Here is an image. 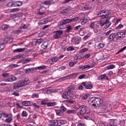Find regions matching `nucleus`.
<instances>
[{
  "label": "nucleus",
  "mask_w": 126,
  "mask_h": 126,
  "mask_svg": "<svg viewBox=\"0 0 126 126\" xmlns=\"http://www.w3.org/2000/svg\"><path fill=\"white\" fill-rule=\"evenodd\" d=\"M63 34V31H57L54 32L53 38L55 40H58L61 38L62 35Z\"/></svg>",
  "instance_id": "39448f33"
},
{
  "label": "nucleus",
  "mask_w": 126,
  "mask_h": 126,
  "mask_svg": "<svg viewBox=\"0 0 126 126\" xmlns=\"http://www.w3.org/2000/svg\"><path fill=\"white\" fill-rule=\"evenodd\" d=\"M69 93L67 91H64L62 94V97L63 99H68Z\"/></svg>",
  "instance_id": "a211bd4d"
},
{
  "label": "nucleus",
  "mask_w": 126,
  "mask_h": 126,
  "mask_svg": "<svg viewBox=\"0 0 126 126\" xmlns=\"http://www.w3.org/2000/svg\"><path fill=\"white\" fill-rule=\"evenodd\" d=\"M78 126H87L86 124L80 123L78 124Z\"/></svg>",
  "instance_id": "774afa93"
},
{
  "label": "nucleus",
  "mask_w": 126,
  "mask_h": 126,
  "mask_svg": "<svg viewBox=\"0 0 126 126\" xmlns=\"http://www.w3.org/2000/svg\"><path fill=\"white\" fill-rule=\"evenodd\" d=\"M7 6L8 7H14L13 1L9 2L7 4Z\"/></svg>",
  "instance_id": "a18cd8bd"
},
{
  "label": "nucleus",
  "mask_w": 126,
  "mask_h": 126,
  "mask_svg": "<svg viewBox=\"0 0 126 126\" xmlns=\"http://www.w3.org/2000/svg\"><path fill=\"white\" fill-rule=\"evenodd\" d=\"M45 11H46V7L44 6L40 7V11H43V12H45Z\"/></svg>",
  "instance_id": "e2e57ef3"
},
{
  "label": "nucleus",
  "mask_w": 126,
  "mask_h": 126,
  "mask_svg": "<svg viewBox=\"0 0 126 126\" xmlns=\"http://www.w3.org/2000/svg\"><path fill=\"white\" fill-rule=\"evenodd\" d=\"M122 28H124V25H119L118 27L116 28V30H119L120 29H122Z\"/></svg>",
  "instance_id": "6e6d98bb"
},
{
  "label": "nucleus",
  "mask_w": 126,
  "mask_h": 126,
  "mask_svg": "<svg viewBox=\"0 0 126 126\" xmlns=\"http://www.w3.org/2000/svg\"><path fill=\"white\" fill-rule=\"evenodd\" d=\"M89 27L91 28V29H94V33H97V31H95V22H93L91 23V24L89 26Z\"/></svg>",
  "instance_id": "bb28decb"
},
{
  "label": "nucleus",
  "mask_w": 126,
  "mask_h": 126,
  "mask_svg": "<svg viewBox=\"0 0 126 126\" xmlns=\"http://www.w3.org/2000/svg\"><path fill=\"white\" fill-rule=\"evenodd\" d=\"M88 102L91 106H92L93 107H96V97L89 98Z\"/></svg>",
  "instance_id": "423d86ee"
},
{
  "label": "nucleus",
  "mask_w": 126,
  "mask_h": 126,
  "mask_svg": "<svg viewBox=\"0 0 126 126\" xmlns=\"http://www.w3.org/2000/svg\"><path fill=\"white\" fill-rule=\"evenodd\" d=\"M47 68V66L45 65H42V66H39L38 67H36L35 68V69H46Z\"/></svg>",
  "instance_id": "37998d69"
},
{
  "label": "nucleus",
  "mask_w": 126,
  "mask_h": 126,
  "mask_svg": "<svg viewBox=\"0 0 126 126\" xmlns=\"http://www.w3.org/2000/svg\"><path fill=\"white\" fill-rule=\"evenodd\" d=\"M5 122L8 123H11V122H12V115L8 117V118L6 119L5 120Z\"/></svg>",
  "instance_id": "2f4dec72"
},
{
  "label": "nucleus",
  "mask_w": 126,
  "mask_h": 126,
  "mask_svg": "<svg viewBox=\"0 0 126 126\" xmlns=\"http://www.w3.org/2000/svg\"><path fill=\"white\" fill-rule=\"evenodd\" d=\"M42 49H47L48 48V43L44 42L41 46Z\"/></svg>",
  "instance_id": "ea45409f"
},
{
  "label": "nucleus",
  "mask_w": 126,
  "mask_h": 126,
  "mask_svg": "<svg viewBox=\"0 0 126 126\" xmlns=\"http://www.w3.org/2000/svg\"><path fill=\"white\" fill-rule=\"evenodd\" d=\"M98 49H102V48H104V44L102 43H100L97 46Z\"/></svg>",
  "instance_id": "680f3d73"
},
{
  "label": "nucleus",
  "mask_w": 126,
  "mask_h": 126,
  "mask_svg": "<svg viewBox=\"0 0 126 126\" xmlns=\"http://www.w3.org/2000/svg\"><path fill=\"white\" fill-rule=\"evenodd\" d=\"M32 106H33L35 108H37V109H39V108H40V106L36 104V103H33Z\"/></svg>",
  "instance_id": "338daca9"
},
{
  "label": "nucleus",
  "mask_w": 126,
  "mask_h": 126,
  "mask_svg": "<svg viewBox=\"0 0 126 126\" xmlns=\"http://www.w3.org/2000/svg\"><path fill=\"white\" fill-rule=\"evenodd\" d=\"M72 8L71 7H68L64 9L61 12V14H67L69 11L71 10Z\"/></svg>",
  "instance_id": "dca6fc26"
},
{
  "label": "nucleus",
  "mask_w": 126,
  "mask_h": 126,
  "mask_svg": "<svg viewBox=\"0 0 126 126\" xmlns=\"http://www.w3.org/2000/svg\"><path fill=\"white\" fill-rule=\"evenodd\" d=\"M67 92L68 93H70L71 92H73V91H75V86H74V85H70V86H69L67 88Z\"/></svg>",
  "instance_id": "f3484780"
},
{
  "label": "nucleus",
  "mask_w": 126,
  "mask_h": 126,
  "mask_svg": "<svg viewBox=\"0 0 126 126\" xmlns=\"http://www.w3.org/2000/svg\"><path fill=\"white\" fill-rule=\"evenodd\" d=\"M68 52H71V51H74V48L72 46H70L67 48Z\"/></svg>",
  "instance_id": "09e8293b"
},
{
  "label": "nucleus",
  "mask_w": 126,
  "mask_h": 126,
  "mask_svg": "<svg viewBox=\"0 0 126 126\" xmlns=\"http://www.w3.org/2000/svg\"><path fill=\"white\" fill-rule=\"evenodd\" d=\"M55 112L56 113V115L57 116H59L60 117L63 116V113L61 110V109H55Z\"/></svg>",
  "instance_id": "6ab92c4d"
},
{
  "label": "nucleus",
  "mask_w": 126,
  "mask_h": 126,
  "mask_svg": "<svg viewBox=\"0 0 126 126\" xmlns=\"http://www.w3.org/2000/svg\"><path fill=\"white\" fill-rule=\"evenodd\" d=\"M126 49V46L124 47L123 48H121L117 53V54H120V53H122V52H124L125 50Z\"/></svg>",
  "instance_id": "3c124183"
},
{
  "label": "nucleus",
  "mask_w": 126,
  "mask_h": 126,
  "mask_svg": "<svg viewBox=\"0 0 126 126\" xmlns=\"http://www.w3.org/2000/svg\"><path fill=\"white\" fill-rule=\"evenodd\" d=\"M12 95H14L16 97H18L19 96V93H17L16 92L14 91L12 94Z\"/></svg>",
  "instance_id": "13d9d810"
},
{
  "label": "nucleus",
  "mask_w": 126,
  "mask_h": 126,
  "mask_svg": "<svg viewBox=\"0 0 126 126\" xmlns=\"http://www.w3.org/2000/svg\"><path fill=\"white\" fill-rule=\"evenodd\" d=\"M78 74L77 73H73L72 74L68 75L63 77L65 79H70V78H76Z\"/></svg>",
  "instance_id": "f8f14e48"
},
{
  "label": "nucleus",
  "mask_w": 126,
  "mask_h": 126,
  "mask_svg": "<svg viewBox=\"0 0 126 126\" xmlns=\"http://www.w3.org/2000/svg\"><path fill=\"white\" fill-rule=\"evenodd\" d=\"M96 15L97 17H101V19H105L106 18H109L110 13L109 10L104 9L98 12Z\"/></svg>",
  "instance_id": "20e7f679"
},
{
  "label": "nucleus",
  "mask_w": 126,
  "mask_h": 126,
  "mask_svg": "<svg viewBox=\"0 0 126 126\" xmlns=\"http://www.w3.org/2000/svg\"><path fill=\"white\" fill-rule=\"evenodd\" d=\"M49 22V21L47 19H43L39 22V24H40V25H43V24H46V23H48Z\"/></svg>",
  "instance_id": "393cba45"
},
{
  "label": "nucleus",
  "mask_w": 126,
  "mask_h": 126,
  "mask_svg": "<svg viewBox=\"0 0 126 126\" xmlns=\"http://www.w3.org/2000/svg\"><path fill=\"white\" fill-rule=\"evenodd\" d=\"M9 28V25H3L1 26L2 30H3L4 31H5L6 30H7V29H8Z\"/></svg>",
  "instance_id": "f704fd0d"
},
{
  "label": "nucleus",
  "mask_w": 126,
  "mask_h": 126,
  "mask_svg": "<svg viewBox=\"0 0 126 126\" xmlns=\"http://www.w3.org/2000/svg\"><path fill=\"white\" fill-rule=\"evenodd\" d=\"M82 85L86 89H92V88H93V85L88 84L87 82H82Z\"/></svg>",
  "instance_id": "ddd939ff"
},
{
  "label": "nucleus",
  "mask_w": 126,
  "mask_h": 126,
  "mask_svg": "<svg viewBox=\"0 0 126 126\" xmlns=\"http://www.w3.org/2000/svg\"><path fill=\"white\" fill-rule=\"evenodd\" d=\"M79 112H78L79 116H83V115H87L90 114V109L85 105H81L79 108Z\"/></svg>",
  "instance_id": "7ed1b4c3"
},
{
  "label": "nucleus",
  "mask_w": 126,
  "mask_h": 126,
  "mask_svg": "<svg viewBox=\"0 0 126 126\" xmlns=\"http://www.w3.org/2000/svg\"><path fill=\"white\" fill-rule=\"evenodd\" d=\"M91 8L90 7V6H89V5H84L82 7V9L83 11H85V10H90V9Z\"/></svg>",
  "instance_id": "cd10ccee"
},
{
  "label": "nucleus",
  "mask_w": 126,
  "mask_h": 126,
  "mask_svg": "<svg viewBox=\"0 0 126 126\" xmlns=\"http://www.w3.org/2000/svg\"><path fill=\"white\" fill-rule=\"evenodd\" d=\"M116 67L114 64H110L107 66V69H113Z\"/></svg>",
  "instance_id": "a19ab883"
},
{
  "label": "nucleus",
  "mask_w": 126,
  "mask_h": 126,
  "mask_svg": "<svg viewBox=\"0 0 126 126\" xmlns=\"http://www.w3.org/2000/svg\"><path fill=\"white\" fill-rule=\"evenodd\" d=\"M28 122H29V123H32V124H34V123H35V121H34L32 118H31L30 117L28 119Z\"/></svg>",
  "instance_id": "5fc2aeb1"
},
{
  "label": "nucleus",
  "mask_w": 126,
  "mask_h": 126,
  "mask_svg": "<svg viewBox=\"0 0 126 126\" xmlns=\"http://www.w3.org/2000/svg\"><path fill=\"white\" fill-rule=\"evenodd\" d=\"M67 114L70 115H74L76 113V110H68L66 111Z\"/></svg>",
  "instance_id": "473e14b6"
},
{
  "label": "nucleus",
  "mask_w": 126,
  "mask_h": 126,
  "mask_svg": "<svg viewBox=\"0 0 126 126\" xmlns=\"http://www.w3.org/2000/svg\"><path fill=\"white\" fill-rule=\"evenodd\" d=\"M26 48H18L17 49L14 50V53H22V52H24L25 51Z\"/></svg>",
  "instance_id": "5701e85b"
},
{
  "label": "nucleus",
  "mask_w": 126,
  "mask_h": 126,
  "mask_svg": "<svg viewBox=\"0 0 126 126\" xmlns=\"http://www.w3.org/2000/svg\"><path fill=\"white\" fill-rule=\"evenodd\" d=\"M77 62H71L69 63V66H71V67L74 66V65L77 63Z\"/></svg>",
  "instance_id": "de8ad7c7"
},
{
  "label": "nucleus",
  "mask_w": 126,
  "mask_h": 126,
  "mask_svg": "<svg viewBox=\"0 0 126 126\" xmlns=\"http://www.w3.org/2000/svg\"><path fill=\"white\" fill-rule=\"evenodd\" d=\"M57 124H56V120H53L51 122L48 124V126H56Z\"/></svg>",
  "instance_id": "79ce46f5"
},
{
  "label": "nucleus",
  "mask_w": 126,
  "mask_h": 126,
  "mask_svg": "<svg viewBox=\"0 0 126 126\" xmlns=\"http://www.w3.org/2000/svg\"><path fill=\"white\" fill-rule=\"evenodd\" d=\"M89 96L87 94H85L82 96L83 100H87V99L89 98Z\"/></svg>",
  "instance_id": "052dcab7"
},
{
  "label": "nucleus",
  "mask_w": 126,
  "mask_h": 126,
  "mask_svg": "<svg viewBox=\"0 0 126 126\" xmlns=\"http://www.w3.org/2000/svg\"><path fill=\"white\" fill-rule=\"evenodd\" d=\"M22 104L23 106H31V105H32V102L28 101H23Z\"/></svg>",
  "instance_id": "c756f323"
},
{
  "label": "nucleus",
  "mask_w": 126,
  "mask_h": 126,
  "mask_svg": "<svg viewBox=\"0 0 126 126\" xmlns=\"http://www.w3.org/2000/svg\"><path fill=\"white\" fill-rule=\"evenodd\" d=\"M65 25L63 21H61L58 23V27L60 29H64L63 26Z\"/></svg>",
  "instance_id": "a878e982"
},
{
  "label": "nucleus",
  "mask_w": 126,
  "mask_h": 126,
  "mask_svg": "<svg viewBox=\"0 0 126 126\" xmlns=\"http://www.w3.org/2000/svg\"><path fill=\"white\" fill-rule=\"evenodd\" d=\"M78 20V17H76L75 18L69 19H66L63 20L64 24H66L67 23H70V22H74V21H77Z\"/></svg>",
  "instance_id": "6e6552de"
},
{
  "label": "nucleus",
  "mask_w": 126,
  "mask_h": 126,
  "mask_svg": "<svg viewBox=\"0 0 126 126\" xmlns=\"http://www.w3.org/2000/svg\"><path fill=\"white\" fill-rule=\"evenodd\" d=\"M27 116H28V113H27V112L23 111L22 113V116L23 118L26 117Z\"/></svg>",
  "instance_id": "49530a36"
},
{
  "label": "nucleus",
  "mask_w": 126,
  "mask_h": 126,
  "mask_svg": "<svg viewBox=\"0 0 126 126\" xmlns=\"http://www.w3.org/2000/svg\"><path fill=\"white\" fill-rule=\"evenodd\" d=\"M115 39L117 40L116 32L111 33L108 37L107 41L108 42H113Z\"/></svg>",
  "instance_id": "1a4fd4ad"
},
{
  "label": "nucleus",
  "mask_w": 126,
  "mask_h": 126,
  "mask_svg": "<svg viewBox=\"0 0 126 126\" xmlns=\"http://www.w3.org/2000/svg\"><path fill=\"white\" fill-rule=\"evenodd\" d=\"M52 3V0H49L48 1H45L42 2V4H44L45 5H50Z\"/></svg>",
  "instance_id": "e433bc0d"
},
{
  "label": "nucleus",
  "mask_w": 126,
  "mask_h": 126,
  "mask_svg": "<svg viewBox=\"0 0 126 126\" xmlns=\"http://www.w3.org/2000/svg\"><path fill=\"white\" fill-rule=\"evenodd\" d=\"M34 70V68H27L24 70V71L25 73H29L31 71Z\"/></svg>",
  "instance_id": "4c0bfd02"
},
{
  "label": "nucleus",
  "mask_w": 126,
  "mask_h": 126,
  "mask_svg": "<svg viewBox=\"0 0 126 126\" xmlns=\"http://www.w3.org/2000/svg\"><path fill=\"white\" fill-rule=\"evenodd\" d=\"M83 78H85V74H82L79 76V79H83Z\"/></svg>",
  "instance_id": "0e129e2a"
},
{
  "label": "nucleus",
  "mask_w": 126,
  "mask_h": 126,
  "mask_svg": "<svg viewBox=\"0 0 126 126\" xmlns=\"http://www.w3.org/2000/svg\"><path fill=\"white\" fill-rule=\"evenodd\" d=\"M2 115L4 117V118H8L9 117H10V116H11L12 114H8L7 113H6L4 112H2Z\"/></svg>",
  "instance_id": "c9c22d12"
},
{
  "label": "nucleus",
  "mask_w": 126,
  "mask_h": 126,
  "mask_svg": "<svg viewBox=\"0 0 126 126\" xmlns=\"http://www.w3.org/2000/svg\"><path fill=\"white\" fill-rule=\"evenodd\" d=\"M95 65H96V63L93 62L89 65H87L88 68V69H89V68H92V67H94Z\"/></svg>",
  "instance_id": "7c9ffc66"
},
{
  "label": "nucleus",
  "mask_w": 126,
  "mask_h": 126,
  "mask_svg": "<svg viewBox=\"0 0 126 126\" xmlns=\"http://www.w3.org/2000/svg\"><path fill=\"white\" fill-rule=\"evenodd\" d=\"M73 29V28L71 27V26H69V25L66 26L65 32H66V33H69V32L71 31V30H72Z\"/></svg>",
  "instance_id": "c85d7f7f"
},
{
  "label": "nucleus",
  "mask_w": 126,
  "mask_h": 126,
  "mask_svg": "<svg viewBox=\"0 0 126 126\" xmlns=\"http://www.w3.org/2000/svg\"><path fill=\"white\" fill-rule=\"evenodd\" d=\"M87 51H88V49L87 48H84L80 50L79 52L81 54H82L83 53H85V52H87Z\"/></svg>",
  "instance_id": "8fccbe9b"
},
{
  "label": "nucleus",
  "mask_w": 126,
  "mask_h": 126,
  "mask_svg": "<svg viewBox=\"0 0 126 126\" xmlns=\"http://www.w3.org/2000/svg\"><path fill=\"white\" fill-rule=\"evenodd\" d=\"M32 97V98H39V94H33Z\"/></svg>",
  "instance_id": "864d4df0"
},
{
  "label": "nucleus",
  "mask_w": 126,
  "mask_h": 126,
  "mask_svg": "<svg viewBox=\"0 0 126 126\" xmlns=\"http://www.w3.org/2000/svg\"><path fill=\"white\" fill-rule=\"evenodd\" d=\"M88 21V19L87 18H84L80 20V23H81L82 25H84L86 24V23H87Z\"/></svg>",
  "instance_id": "aec40b11"
},
{
  "label": "nucleus",
  "mask_w": 126,
  "mask_h": 126,
  "mask_svg": "<svg viewBox=\"0 0 126 126\" xmlns=\"http://www.w3.org/2000/svg\"><path fill=\"white\" fill-rule=\"evenodd\" d=\"M5 47L4 46V43H3L2 44H0V51H1L4 49Z\"/></svg>",
  "instance_id": "bf43d9fd"
},
{
  "label": "nucleus",
  "mask_w": 126,
  "mask_h": 126,
  "mask_svg": "<svg viewBox=\"0 0 126 126\" xmlns=\"http://www.w3.org/2000/svg\"><path fill=\"white\" fill-rule=\"evenodd\" d=\"M85 69H88V67L87 65H85L83 66L79 65V68L78 69L79 71H81V70H85Z\"/></svg>",
  "instance_id": "412c9836"
},
{
  "label": "nucleus",
  "mask_w": 126,
  "mask_h": 126,
  "mask_svg": "<svg viewBox=\"0 0 126 126\" xmlns=\"http://www.w3.org/2000/svg\"><path fill=\"white\" fill-rule=\"evenodd\" d=\"M49 62L51 64H54V63H56L59 62V58L57 57H54L51 59H49Z\"/></svg>",
  "instance_id": "4468645a"
},
{
  "label": "nucleus",
  "mask_w": 126,
  "mask_h": 126,
  "mask_svg": "<svg viewBox=\"0 0 126 126\" xmlns=\"http://www.w3.org/2000/svg\"><path fill=\"white\" fill-rule=\"evenodd\" d=\"M55 123L57 125V126H63V125H65V124H66V121L55 120Z\"/></svg>",
  "instance_id": "9b49d317"
},
{
  "label": "nucleus",
  "mask_w": 126,
  "mask_h": 126,
  "mask_svg": "<svg viewBox=\"0 0 126 126\" xmlns=\"http://www.w3.org/2000/svg\"><path fill=\"white\" fill-rule=\"evenodd\" d=\"M16 80H17V78L16 77H11V78L3 80V81L4 82H12L13 81H15Z\"/></svg>",
  "instance_id": "2eb2a0df"
},
{
  "label": "nucleus",
  "mask_w": 126,
  "mask_h": 126,
  "mask_svg": "<svg viewBox=\"0 0 126 126\" xmlns=\"http://www.w3.org/2000/svg\"><path fill=\"white\" fill-rule=\"evenodd\" d=\"M102 107V110H103L105 113H108L112 111V106L109 104H103V99L99 97H95V107Z\"/></svg>",
  "instance_id": "f257e3e1"
},
{
  "label": "nucleus",
  "mask_w": 126,
  "mask_h": 126,
  "mask_svg": "<svg viewBox=\"0 0 126 126\" xmlns=\"http://www.w3.org/2000/svg\"><path fill=\"white\" fill-rule=\"evenodd\" d=\"M60 110H61L63 113H64V112H66V108H65V107H64V106H62L60 108Z\"/></svg>",
  "instance_id": "c03bdc74"
},
{
  "label": "nucleus",
  "mask_w": 126,
  "mask_h": 126,
  "mask_svg": "<svg viewBox=\"0 0 126 126\" xmlns=\"http://www.w3.org/2000/svg\"><path fill=\"white\" fill-rule=\"evenodd\" d=\"M14 7L15 6H21L22 5V1H13Z\"/></svg>",
  "instance_id": "4be33fe9"
},
{
  "label": "nucleus",
  "mask_w": 126,
  "mask_h": 126,
  "mask_svg": "<svg viewBox=\"0 0 126 126\" xmlns=\"http://www.w3.org/2000/svg\"><path fill=\"white\" fill-rule=\"evenodd\" d=\"M111 33H112V30H109L107 32L104 33L103 35H104V36H109Z\"/></svg>",
  "instance_id": "603ef678"
},
{
  "label": "nucleus",
  "mask_w": 126,
  "mask_h": 126,
  "mask_svg": "<svg viewBox=\"0 0 126 126\" xmlns=\"http://www.w3.org/2000/svg\"><path fill=\"white\" fill-rule=\"evenodd\" d=\"M97 79L101 81H103V80H109V78H108V76L106 74L99 75Z\"/></svg>",
  "instance_id": "9d476101"
},
{
  "label": "nucleus",
  "mask_w": 126,
  "mask_h": 126,
  "mask_svg": "<svg viewBox=\"0 0 126 126\" xmlns=\"http://www.w3.org/2000/svg\"><path fill=\"white\" fill-rule=\"evenodd\" d=\"M111 24H112V23L109 21V19H106L105 28H109V27L111 26Z\"/></svg>",
  "instance_id": "72a5a7b5"
},
{
  "label": "nucleus",
  "mask_w": 126,
  "mask_h": 126,
  "mask_svg": "<svg viewBox=\"0 0 126 126\" xmlns=\"http://www.w3.org/2000/svg\"><path fill=\"white\" fill-rule=\"evenodd\" d=\"M126 124V122L125 120H122L120 122V126H125V124Z\"/></svg>",
  "instance_id": "69168bd1"
},
{
  "label": "nucleus",
  "mask_w": 126,
  "mask_h": 126,
  "mask_svg": "<svg viewBox=\"0 0 126 126\" xmlns=\"http://www.w3.org/2000/svg\"><path fill=\"white\" fill-rule=\"evenodd\" d=\"M126 34V30L121 32H116V40H121L124 39V35Z\"/></svg>",
  "instance_id": "0eeeda50"
},
{
  "label": "nucleus",
  "mask_w": 126,
  "mask_h": 126,
  "mask_svg": "<svg viewBox=\"0 0 126 126\" xmlns=\"http://www.w3.org/2000/svg\"><path fill=\"white\" fill-rule=\"evenodd\" d=\"M16 106H17V107L19 109H23V106L18 103L16 104Z\"/></svg>",
  "instance_id": "4d7b16f0"
},
{
  "label": "nucleus",
  "mask_w": 126,
  "mask_h": 126,
  "mask_svg": "<svg viewBox=\"0 0 126 126\" xmlns=\"http://www.w3.org/2000/svg\"><path fill=\"white\" fill-rule=\"evenodd\" d=\"M29 83H30V81L28 79L19 81L13 86V91H14V90H16V89H18V88H20V87L25 86V85H28Z\"/></svg>",
  "instance_id": "f03ea898"
},
{
  "label": "nucleus",
  "mask_w": 126,
  "mask_h": 126,
  "mask_svg": "<svg viewBox=\"0 0 126 126\" xmlns=\"http://www.w3.org/2000/svg\"><path fill=\"white\" fill-rule=\"evenodd\" d=\"M69 97L70 98H75V97H76V92L73 91L71 93H69Z\"/></svg>",
  "instance_id": "b1692460"
},
{
  "label": "nucleus",
  "mask_w": 126,
  "mask_h": 126,
  "mask_svg": "<svg viewBox=\"0 0 126 126\" xmlns=\"http://www.w3.org/2000/svg\"><path fill=\"white\" fill-rule=\"evenodd\" d=\"M56 105V102H48L47 104V107H53V106Z\"/></svg>",
  "instance_id": "58836bf2"
}]
</instances>
